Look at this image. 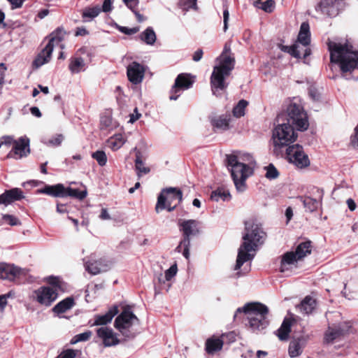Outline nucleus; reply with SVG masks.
I'll return each mask as SVG.
<instances>
[{
  "instance_id": "obj_36",
  "label": "nucleus",
  "mask_w": 358,
  "mask_h": 358,
  "mask_svg": "<svg viewBox=\"0 0 358 358\" xmlns=\"http://www.w3.org/2000/svg\"><path fill=\"white\" fill-rule=\"evenodd\" d=\"M291 329V321L289 319H285L281 327L278 330V336L281 341H286L288 338Z\"/></svg>"
},
{
  "instance_id": "obj_10",
  "label": "nucleus",
  "mask_w": 358,
  "mask_h": 358,
  "mask_svg": "<svg viewBox=\"0 0 358 358\" xmlns=\"http://www.w3.org/2000/svg\"><path fill=\"white\" fill-rule=\"evenodd\" d=\"M182 199V192L176 188L169 187L163 189L158 196L157 203L155 207L156 211L167 209L168 211H173Z\"/></svg>"
},
{
  "instance_id": "obj_3",
  "label": "nucleus",
  "mask_w": 358,
  "mask_h": 358,
  "mask_svg": "<svg viewBox=\"0 0 358 358\" xmlns=\"http://www.w3.org/2000/svg\"><path fill=\"white\" fill-rule=\"evenodd\" d=\"M328 48L331 62L338 64L345 79H358V50L349 42L329 41Z\"/></svg>"
},
{
  "instance_id": "obj_5",
  "label": "nucleus",
  "mask_w": 358,
  "mask_h": 358,
  "mask_svg": "<svg viewBox=\"0 0 358 358\" xmlns=\"http://www.w3.org/2000/svg\"><path fill=\"white\" fill-rule=\"evenodd\" d=\"M230 46L225 44L221 55L216 59L217 64L214 66L210 76L211 90L215 96L220 95V92L227 87L225 80L234 68L235 61L230 55Z\"/></svg>"
},
{
  "instance_id": "obj_47",
  "label": "nucleus",
  "mask_w": 358,
  "mask_h": 358,
  "mask_svg": "<svg viewBox=\"0 0 358 358\" xmlns=\"http://www.w3.org/2000/svg\"><path fill=\"white\" fill-rule=\"evenodd\" d=\"M177 272H178V268H177L176 264H175L172 265L169 269H167L165 271L164 278L166 279V280L169 281L174 276H176V275L177 274Z\"/></svg>"
},
{
  "instance_id": "obj_32",
  "label": "nucleus",
  "mask_w": 358,
  "mask_h": 358,
  "mask_svg": "<svg viewBox=\"0 0 358 358\" xmlns=\"http://www.w3.org/2000/svg\"><path fill=\"white\" fill-rule=\"evenodd\" d=\"M231 198L229 192L222 187H219L212 192L210 199L216 202L219 201H228Z\"/></svg>"
},
{
  "instance_id": "obj_30",
  "label": "nucleus",
  "mask_w": 358,
  "mask_h": 358,
  "mask_svg": "<svg viewBox=\"0 0 358 358\" xmlns=\"http://www.w3.org/2000/svg\"><path fill=\"white\" fill-rule=\"evenodd\" d=\"M73 306V299L71 297H67L55 306L52 310L57 314H60L66 312L68 310H70Z\"/></svg>"
},
{
  "instance_id": "obj_62",
  "label": "nucleus",
  "mask_w": 358,
  "mask_h": 358,
  "mask_svg": "<svg viewBox=\"0 0 358 358\" xmlns=\"http://www.w3.org/2000/svg\"><path fill=\"white\" fill-rule=\"evenodd\" d=\"M334 0H321L319 6L322 9L331 6L334 3Z\"/></svg>"
},
{
  "instance_id": "obj_35",
  "label": "nucleus",
  "mask_w": 358,
  "mask_h": 358,
  "mask_svg": "<svg viewBox=\"0 0 358 358\" xmlns=\"http://www.w3.org/2000/svg\"><path fill=\"white\" fill-rule=\"evenodd\" d=\"M135 169L136 171L138 178H141L143 175L149 173L150 171V168L145 166L143 162L141 159V155L139 153L137 154L136 157Z\"/></svg>"
},
{
  "instance_id": "obj_23",
  "label": "nucleus",
  "mask_w": 358,
  "mask_h": 358,
  "mask_svg": "<svg viewBox=\"0 0 358 358\" xmlns=\"http://www.w3.org/2000/svg\"><path fill=\"white\" fill-rule=\"evenodd\" d=\"M38 194H45L53 197H65L64 186L62 184L45 185L44 188L37 190Z\"/></svg>"
},
{
  "instance_id": "obj_53",
  "label": "nucleus",
  "mask_w": 358,
  "mask_h": 358,
  "mask_svg": "<svg viewBox=\"0 0 358 358\" xmlns=\"http://www.w3.org/2000/svg\"><path fill=\"white\" fill-rule=\"evenodd\" d=\"M10 293L0 295V311L3 312L7 305V299L10 296Z\"/></svg>"
},
{
  "instance_id": "obj_33",
  "label": "nucleus",
  "mask_w": 358,
  "mask_h": 358,
  "mask_svg": "<svg viewBox=\"0 0 358 358\" xmlns=\"http://www.w3.org/2000/svg\"><path fill=\"white\" fill-rule=\"evenodd\" d=\"M85 61L81 57H73L70 59L69 69L72 73H78L84 70Z\"/></svg>"
},
{
  "instance_id": "obj_56",
  "label": "nucleus",
  "mask_w": 358,
  "mask_h": 358,
  "mask_svg": "<svg viewBox=\"0 0 358 358\" xmlns=\"http://www.w3.org/2000/svg\"><path fill=\"white\" fill-rule=\"evenodd\" d=\"M101 10L104 13H108L112 10L113 9V3L111 0H104L102 8H101Z\"/></svg>"
},
{
  "instance_id": "obj_60",
  "label": "nucleus",
  "mask_w": 358,
  "mask_h": 358,
  "mask_svg": "<svg viewBox=\"0 0 358 358\" xmlns=\"http://www.w3.org/2000/svg\"><path fill=\"white\" fill-rule=\"evenodd\" d=\"M120 30L127 34H133L136 33L138 31V29L137 28H133V29H129L125 27H120Z\"/></svg>"
},
{
  "instance_id": "obj_13",
  "label": "nucleus",
  "mask_w": 358,
  "mask_h": 358,
  "mask_svg": "<svg viewBox=\"0 0 358 358\" xmlns=\"http://www.w3.org/2000/svg\"><path fill=\"white\" fill-rule=\"evenodd\" d=\"M193 84L189 75L181 73L179 74L175 80L174 85L171 90V100H177L180 95V92L189 89Z\"/></svg>"
},
{
  "instance_id": "obj_51",
  "label": "nucleus",
  "mask_w": 358,
  "mask_h": 358,
  "mask_svg": "<svg viewBox=\"0 0 358 358\" xmlns=\"http://www.w3.org/2000/svg\"><path fill=\"white\" fill-rule=\"evenodd\" d=\"M262 9L267 13H271L274 8V1L272 0H267L262 5Z\"/></svg>"
},
{
  "instance_id": "obj_19",
  "label": "nucleus",
  "mask_w": 358,
  "mask_h": 358,
  "mask_svg": "<svg viewBox=\"0 0 358 358\" xmlns=\"http://www.w3.org/2000/svg\"><path fill=\"white\" fill-rule=\"evenodd\" d=\"M22 269L19 267L3 263L0 264V278L13 280L20 275Z\"/></svg>"
},
{
  "instance_id": "obj_52",
  "label": "nucleus",
  "mask_w": 358,
  "mask_h": 358,
  "mask_svg": "<svg viewBox=\"0 0 358 358\" xmlns=\"http://www.w3.org/2000/svg\"><path fill=\"white\" fill-rule=\"evenodd\" d=\"M76 356V352L74 350H67L60 354L57 358H75Z\"/></svg>"
},
{
  "instance_id": "obj_44",
  "label": "nucleus",
  "mask_w": 358,
  "mask_h": 358,
  "mask_svg": "<svg viewBox=\"0 0 358 358\" xmlns=\"http://www.w3.org/2000/svg\"><path fill=\"white\" fill-rule=\"evenodd\" d=\"M92 335V331L89 330L83 333L77 334L73 337V338L71 341V343L76 344L79 342L87 341L91 338Z\"/></svg>"
},
{
  "instance_id": "obj_17",
  "label": "nucleus",
  "mask_w": 358,
  "mask_h": 358,
  "mask_svg": "<svg viewBox=\"0 0 358 358\" xmlns=\"http://www.w3.org/2000/svg\"><path fill=\"white\" fill-rule=\"evenodd\" d=\"M308 341V337L301 336L294 338L289 343L288 353L292 358L299 356Z\"/></svg>"
},
{
  "instance_id": "obj_46",
  "label": "nucleus",
  "mask_w": 358,
  "mask_h": 358,
  "mask_svg": "<svg viewBox=\"0 0 358 358\" xmlns=\"http://www.w3.org/2000/svg\"><path fill=\"white\" fill-rule=\"evenodd\" d=\"M197 0H180V6L185 10L196 8Z\"/></svg>"
},
{
  "instance_id": "obj_61",
  "label": "nucleus",
  "mask_w": 358,
  "mask_h": 358,
  "mask_svg": "<svg viewBox=\"0 0 358 358\" xmlns=\"http://www.w3.org/2000/svg\"><path fill=\"white\" fill-rule=\"evenodd\" d=\"M202 56H203V50L201 49H199L194 52L193 57H192V59L194 62H199L201 59Z\"/></svg>"
},
{
  "instance_id": "obj_37",
  "label": "nucleus",
  "mask_w": 358,
  "mask_h": 358,
  "mask_svg": "<svg viewBox=\"0 0 358 358\" xmlns=\"http://www.w3.org/2000/svg\"><path fill=\"white\" fill-rule=\"evenodd\" d=\"M141 39L148 45H153L156 41V34L152 28L148 27L141 34Z\"/></svg>"
},
{
  "instance_id": "obj_8",
  "label": "nucleus",
  "mask_w": 358,
  "mask_h": 358,
  "mask_svg": "<svg viewBox=\"0 0 358 358\" xmlns=\"http://www.w3.org/2000/svg\"><path fill=\"white\" fill-rule=\"evenodd\" d=\"M178 227L182 234V238L176 248V251L180 252L182 248H183L182 255L185 259H189L191 238L199 234V222L196 220H180L178 222Z\"/></svg>"
},
{
  "instance_id": "obj_2",
  "label": "nucleus",
  "mask_w": 358,
  "mask_h": 358,
  "mask_svg": "<svg viewBox=\"0 0 358 358\" xmlns=\"http://www.w3.org/2000/svg\"><path fill=\"white\" fill-rule=\"evenodd\" d=\"M265 239L266 233L260 224L254 220L245 222L243 243L238 250L235 271L240 270L244 263L251 262L254 259L257 251L263 245Z\"/></svg>"
},
{
  "instance_id": "obj_55",
  "label": "nucleus",
  "mask_w": 358,
  "mask_h": 358,
  "mask_svg": "<svg viewBox=\"0 0 358 358\" xmlns=\"http://www.w3.org/2000/svg\"><path fill=\"white\" fill-rule=\"evenodd\" d=\"M122 1L131 10L136 9L139 3L138 0H122Z\"/></svg>"
},
{
  "instance_id": "obj_42",
  "label": "nucleus",
  "mask_w": 358,
  "mask_h": 358,
  "mask_svg": "<svg viewBox=\"0 0 358 358\" xmlns=\"http://www.w3.org/2000/svg\"><path fill=\"white\" fill-rule=\"evenodd\" d=\"M248 106V101L241 100L233 109V115L236 117H241L245 115V109Z\"/></svg>"
},
{
  "instance_id": "obj_7",
  "label": "nucleus",
  "mask_w": 358,
  "mask_h": 358,
  "mask_svg": "<svg viewBox=\"0 0 358 358\" xmlns=\"http://www.w3.org/2000/svg\"><path fill=\"white\" fill-rule=\"evenodd\" d=\"M47 282L49 286H42L36 289L33 297L41 305L50 306L57 299L59 292H64L66 285L59 277L50 276Z\"/></svg>"
},
{
  "instance_id": "obj_16",
  "label": "nucleus",
  "mask_w": 358,
  "mask_h": 358,
  "mask_svg": "<svg viewBox=\"0 0 358 358\" xmlns=\"http://www.w3.org/2000/svg\"><path fill=\"white\" fill-rule=\"evenodd\" d=\"M97 336L103 341L106 347L116 345L120 343L116 334L108 327H100L96 330Z\"/></svg>"
},
{
  "instance_id": "obj_59",
  "label": "nucleus",
  "mask_w": 358,
  "mask_h": 358,
  "mask_svg": "<svg viewBox=\"0 0 358 358\" xmlns=\"http://www.w3.org/2000/svg\"><path fill=\"white\" fill-rule=\"evenodd\" d=\"M141 114L138 112V109L136 108L134 109V113H132L130 115V119H129V122L131 123H134L137 120H138L141 117Z\"/></svg>"
},
{
  "instance_id": "obj_20",
  "label": "nucleus",
  "mask_w": 358,
  "mask_h": 358,
  "mask_svg": "<svg viewBox=\"0 0 358 358\" xmlns=\"http://www.w3.org/2000/svg\"><path fill=\"white\" fill-rule=\"evenodd\" d=\"M24 197L22 191L19 188H13L6 191L0 195V204L8 206L15 201Z\"/></svg>"
},
{
  "instance_id": "obj_4",
  "label": "nucleus",
  "mask_w": 358,
  "mask_h": 358,
  "mask_svg": "<svg viewBox=\"0 0 358 358\" xmlns=\"http://www.w3.org/2000/svg\"><path fill=\"white\" fill-rule=\"evenodd\" d=\"M227 162L237 191L244 192L245 180L252 174L256 164L254 157L249 153H238L228 155Z\"/></svg>"
},
{
  "instance_id": "obj_1",
  "label": "nucleus",
  "mask_w": 358,
  "mask_h": 358,
  "mask_svg": "<svg viewBox=\"0 0 358 358\" xmlns=\"http://www.w3.org/2000/svg\"><path fill=\"white\" fill-rule=\"evenodd\" d=\"M292 125L299 131H305L308 127L306 113L300 103L292 102L287 107L286 123L278 124L273 131L272 140L275 150H281L292 146L297 138V134Z\"/></svg>"
},
{
  "instance_id": "obj_29",
  "label": "nucleus",
  "mask_w": 358,
  "mask_h": 358,
  "mask_svg": "<svg viewBox=\"0 0 358 358\" xmlns=\"http://www.w3.org/2000/svg\"><path fill=\"white\" fill-rule=\"evenodd\" d=\"M223 342L219 338H210L206 341V350L208 354L213 355L222 348Z\"/></svg>"
},
{
  "instance_id": "obj_39",
  "label": "nucleus",
  "mask_w": 358,
  "mask_h": 358,
  "mask_svg": "<svg viewBox=\"0 0 358 358\" xmlns=\"http://www.w3.org/2000/svg\"><path fill=\"white\" fill-rule=\"evenodd\" d=\"M279 47L282 51L287 52L296 58H301V54L299 50L300 48V45L299 43H294L290 46L280 45Z\"/></svg>"
},
{
  "instance_id": "obj_58",
  "label": "nucleus",
  "mask_w": 358,
  "mask_h": 358,
  "mask_svg": "<svg viewBox=\"0 0 358 358\" xmlns=\"http://www.w3.org/2000/svg\"><path fill=\"white\" fill-rule=\"evenodd\" d=\"M229 17V13L227 9H225L223 12V22H224V31H226L228 29V20Z\"/></svg>"
},
{
  "instance_id": "obj_50",
  "label": "nucleus",
  "mask_w": 358,
  "mask_h": 358,
  "mask_svg": "<svg viewBox=\"0 0 358 358\" xmlns=\"http://www.w3.org/2000/svg\"><path fill=\"white\" fill-rule=\"evenodd\" d=\"M320 92L318 89H317L315 87H310L309 88V95L311 97V99L314 101L319 100L320 97Z\"/></svg>"
},
{
  "instance_id": "obj_22",
  "label": "nucleus",
  "mask_w": 358,
  "mask_h": 358,
  "mask_svg": "<svg viewBox=\"0 0 358 358\" xmlns=\"http://www.w3.org/2000/svg\"><path fill=\"white\" fill-rule=\"evenodd\" d=\"M317 192L318 193L319 197L318 199H313L312 197H300V200L302 201L304 208H306V210L309 212L315 211L321 205L322 199L323 196V190L320 189H317Z\"/></svg>"
},
{
  "instance_id": "obj_24",
  "label": "nucleus",
  "mask_w": 358,
  "mask_h": 358,
  "mask_svg": "<svg viewBox=\"0 0 358 358\" xmlns=\"http://www.w3.org/2000/svg\"><path fill=\"white\" fill-rule=\"evenodd\" d=\"M210 123L214 129L218 130H227L229 128L230 115H220L210 117Z\"/></svg>"
},
{
  "instance_id": "obj_15",
  "label": "nucleus",
  "mask_w": 358,
  "mask_h": 358,
  "mask_svg": "<svg viewBox=\"0 0 358 358\" xmlns=\"http://www.w3.org/2000/svg\"><path fill=\"white\" fill-rule=\"evenodd\" d=\"M29 141L26 138H20L14 141L13 150L8 154V157L15 159H21L29 153Z\"/></svg>"
},
{
  "instance_id": "obj_18",
  "label": "nucleus",
  "mask_w": 358,
  "mask_h": 358,
  "mask_svg": "<svg viewBox=\"0 0 358 358\" xmlns=\"http://www.w3.org/2000/svg\"><path fill=\"white\" fill-rule=\"evenodd\" d=\"M52 52V47L50 45H46L33 61L32 67L37 69L48 63L51 59Z\"/></svg>"
},
{
  "instance_id": "obj_9",
  "label": "nucleus",
  "mask_w": 358,
  "mask_h": 358,
  "mask_svg": "<svg viewBox=\"0 0 358 358\" xmlns=\"http://www.w3.org/2000/svg\"><path fill=\"white\" fill-rule=\"evenodd\" d=\"M311 252V243L306 241L301 243L296 248L295 252H287L282 257L280 271L285 272L294 266L298 261L310 255Z\"/></svg>"
},
{
  "instance_id": "obj_11",
  "label": "nucleus",
  "mask_w": 358,
  "mask_h": 358,
  "mask_svg": "<svg viewBox=\"0 0 358 358\" xmlns=\"http://www.w3.org/2000/svg\"><path fill=\"white\" fill-rule=\"evenodd\" d=\"M138 323V317L131 310L125 309L116 317L114 325L123 336L131 339L135 337V334L130 329Z\"/></svg>"
},
{
  "instance_id": "obj_26",
  "label": "nucleus",
  "mask_w": 358,
  "mask_h": 358,
  "mask_svg": "<svg viewBox=\"0 0 358 358\" xmlns=\"http://www.w3.org/2000/svg\"><path fill=\"white\" fill-rule=\"evenodd\" d=\"M85 270L89 273L96 275L101 272L106 271L108 268L106 264H103L101 261H85Z\"/></svg>"
},
{
  "instance_id": "obj_21",
  "label": "nucleus",
  "mask_w": 358,
  "mask_h": 358,
  "mask_svg": "<svg viewBox=\"0 0 358 358\" xmlns=\"http://www.w3.org/2000/svg\"><path fill=\"white\" fill-rule=\"evenodd\" d=\"M118 313L117 307H111L104 315H95L94 321L91 326L106 325L110 323L115 315Z\"/></svg>"
},
{
  "instance_id": "obj_25",
  "label": "nucleus",
  "mask_w": 358,
  "mask_h": 358,
  "mask_svg": "<svg viewBox=\"0 0 358 358\" xmlns=\"http://www.w3.org/2000/svg\"><path fill=\"white\" fill-rule=\"evenodd\" d=\"M297 41L303 46H308L310 43V26L308 22H303L301 24Z\"/></svg>"
},
{
  "instance_id": "obj_14",
  "label": "nucleus",
  "mask_w": 358,
  "mask_h": 358,
  "mask_svg": "<svg viewBox=\"0 0 358 358\" xmlns=\"http://www.w3.org/2000/svg\"><path fill=\"white\" fill-rule=\"evenodd\" d=\"M145 71V69L142 64L133 62L127 68L128 80L134 85L140 84L144 78Z\"/></svg>"
},
{
  "instance_id": "obj_54",
  "label": "nucleus",
  "mask_w": 358,
  "mask_h": 358,
  "mask_svg": "<svg viewBox=\"0 0 358 358\" xmlns=\"http://www.w3.org/2000/svg\"><path fill=\"white\" fill-rule=\"evenodd\" d=\"M295 43H299L300 45L299 48V52L301 54V57L306 58L308 56H309L311 53L310 49L308 46L304 47L301 43H299L298 41Z\"/></svg>"
},
{
  "instance_id": "obj_28",
  "label": "nucleus",
  "mask_w": 358,
  "mask_h": 358,
  "mask_svg": "<svg viewBox=\"0 0 358 358\" xmlns=\"http://www.w3.org/2000/svg\"><path fill=\"white\" fill-rule=\"evenodd\" d=\"M346 330L340 327H329L324 335V341L327 343H332L336 339L344 335Z\"/></svg>"
},
{
  "instance_id": "obj_12",
  "label": "nucleus",
  "mask_w": 358,
  "mask_h": 358,
  "mask_svg": "<svg viewBox=\"0 0 358 358\" xmlns=\"http://www.w3.org/2000/svg\"><path fill=\"white\" fill-rule=\"evenodd\" d=\"M286 155L289 163L299 169H304L310 166V159L304 152L303 148L299 144H294L286 148Z\"/></svg>"
},
{
  "instance_id": "obj_6",
  "label": "nucleus",
  "mask_w": 358,
  "mask_h": 358,
  "mask_svg": "<svg viewBox=\"0 0 358 358\" xmlns=\"http://www.w3.org/2000/svg\"><path fill=\"white\" fill-rule=\"evenodd\" d=\"M268 309L265 305L257 302L248 303L237 308L234 318L238 317V313H244L249 328L252 331L257 332L264 330L268 325Z\"/></svg>"
},
{
  "instance_id": "obj_27",
  "label": "nucleus",
  "mask_w": 358,
  "mask_h": 358,
  "mask_svg": "<svg viewBox=\"0 0 358 358\" xmlns=\"http://www.w3.org/2000/svg\"><path fill=\"white\" fill-rule=\"evenodd\" d=\"M316 306V301L310 297L306 296L300 304L296 306V308L303 314L308 315L313 312Z\"/></svg>"
},
{
  "instance_id": "obj_38",
  "label": "nucleus",
  "mask_w": 358,
  "mask_h": 358,
  "mask_svg": "<svg viewBox=\"0 0 358 358\" xmlns=\"http://www.w3.org/2000/svg\"><path fill=\"white\" fill-rule=\"evenodd\" d=\"M101 11V7L98 5L94 7H87L83 10L82 17L84 19L89 18L90 20H92L97 17Z\"/></svg>"
},
{
  "instance_id": "obj_41",
  "label": "nucleus",
  "mask_w": 358,
  "mask_h": 358,
  "mask_svg": "<svg viewBox=\"0 0 358 358\" xmlns=\"http://www.w3.org/2000/svg\"><path fill=\"white\" fill-rule=\"evenodd\" d=\"M64 194H65V197L69 196L71 197H75V198L79 199L80 200L83 199L87 196L86 191H80L77 189H72V188H69H69L64 187Z\"/></svg>"
},
{
  "instance_id": "obj_64",
  "label": "nucleus",
  "mask_w": 358,
  "mask_h": 358,
  "mask_svg": "<svg viewBox=\"0 0 358 358\" xmlns=\"http://www.w3.org/2000/svg\"><path fill=\"white\" fill-rule=\"evenodd\" d=\"M99 217L101 220H110V216L109 213H108L107 210L105 208H103L101 210V215H99Z\"/></svg>"
},
{
  "instance_id": "obj_63",
  "label": "nucleus",
  "mask_w": 358,
  "mask_h": 358,
  "mask_svg": "<svg viewBox=\"0 0 358 358\" xmlns=\"http://www.w3.org/2000/svg\"><path fill=\"white\" fill-rule=\"evenodd\" d=\"M2 143L3 144H6V145H10L12 143L14 144V140H13V138L12 136H3L2 138Z\"/></svg>"
},
{
  "instance_id": "obj_40",
  "label": "nucleus",
  "mask_w": 358,
  "mask_h": 358,
  "mask_svg": "<svg viewBox=\"0 0 358 358\" xmlns=\"http://www.w3.org/2000/svg\"><path fill=\"white\" fill-rule=\"evenodd\" d=\"M64 139V137L62 134H55L48 139L43 140V143L48 146L57 147L62 144Z\"/></svg>"
},
{
  "instance_id": "obj_31",
  "label": "nucleus",
  "mask_w": 358,
  "mask_h": 358,
  "mask_svg": "<svg viewBox=\"0 0 358 358\" xmlns=\"http://www.w3.org/2000/svg\"><path fill=\"white\" fill-rule=\"evenodd\" d=\"M65 34L66 32L63 28H57L50 34V39L47 45H50L54 49V47L59 44L64 39Z\"/></svg>"
},
{
  "instance_id": "obj_43",
  "label": "nucleus",
  "mask_w": 358,
  "mask_h": 358,
  "mask_svg": "<svg viewBox=\"0 0 358 358\" xmlns=\"http://www.w3.org/2000/svg\"><path fill=\"white\" fill-rule=\"evenodd\" d=\"M92 157L97 162L99 166H103L106 164L107 157L105 152L97 150L92 154Z\"/></svg>"
},
{
  "instance_id": "obj_48",
  "label": "nucleus",
  "mask_w": 358,
  "mask_h": 358,
  "mask_svg": "<svg viewBox=\"0 0 358 358\" xmlns=\"http://www.w3.org/2000/svg\"><path fill=\"white\" fill-rule=\"evenodd\" d=\"M3 219L7 222L10 226H16L20 224V220L15 216L11 215H4Z\"/></svg>"
},
{
  "instance_id": "obj_45",
  "label": "nucleus",
  "mask_w": 358,
  "mask_h": 358,
  "mask_svg": "<svg viewBox=\"0 0 358 358\" xmlns=\"http://www.w3.org/2000/svg\"><path fill=\"white\" fill-rule=\"evenodd\" d=\"M265 169L266 170L265 175L266 178L269 180H273L278 177L279 172L272 164H270L268 166H266Z\"/></svg>"
},
{
  "instance_id": "obj_49",
  "label": "nucleus",
  "mask_w": 358,
  "mask_h": 358,
  "mask_svg": "<svg viewBox=\"0 0 358 358\" xmlns=\"http://www.w3.org/2000/svg\"><path fill=\"white\" fill-rule=\"evenodd\" d=\"M112 118L110 116H103L101 118V125L102 129L111 128L113 127Z\"/></svg>"
},
{
  "instance_id": "obj_57",
  "label": "nucleus",
  "mask_w": 358,
  "mask_h": 358,
  "mask_svg": "<svg viewBox=\"0 0 358 358\" xmlns=\"http://www.w3.org/2000/svg\"><path fill=\"white\" fill-rule=\"evenodd\" d=\"M11 5L12 9L20 8L24 0H7Z\"/></svg>"
},
{
  "instance_id": "obj_34",
  "label": "nucleus",
  "mask_w": 358,
  "mask_h": 358,
  "mask_svg": "<svg viewBox=\"0 0 358 358\" xmlns=\"http://www.w3.org/2000/svg\"><path fill=\"white\" fill-rule=\"evenodd\" d=\"M125 143V139L121 134H115L108 140V147L115 151L120 149Z\"/></svg>"
}]
</instances>
